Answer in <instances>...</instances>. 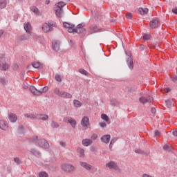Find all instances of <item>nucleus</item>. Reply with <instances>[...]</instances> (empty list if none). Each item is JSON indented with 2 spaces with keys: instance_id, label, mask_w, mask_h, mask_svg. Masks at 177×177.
I'll use <instances>...</instances> for the list:
<instances>
[{
  "instance_id": "4468645a",
  "label": "nucleus",
  "mask_w": 177,
  "mask_h": 177,
  "mask_svg": "<svg viewBox=\"0 0 177 177\" xmlns=\"http://www.w3.org/2000/svg\"><path fill=\"white\" fill-rule=\"evenodd\" d=\"M0 129H1L2 131H8V129H9L8 122L5 120H0Z\"/></svg>"
},
{
  "instance_id": "f704fd0d",
  "label": "nucleus",
  "mask_w": 177,
  "mask_h": 177,
  "mask_svg": "<svg viewBox=\"0 0 177 177\" xmlns=\"http://www.w3.org/2000/svg\"><path fill=\"white\" fill-rule=\"evenodd\" d=\"M39 91V92H41V95H42V93H46V92L47 91H49V87L44 86V87L40 88Z\"/></svg>"
},
{
  "instance_id": "a878e982",
  "label": "nucleus",
  "mask_w": 177,
  "mask_h": 177,
  "mask_svg": "<svg viewBox=\"0 0 177 177\" xmlns=\"http://www.w3.org/2000/svg\"><path fill=\"white\" fill-rule=\"evenodd\" d=\"M24 116L26 118H29L30 120H37V114L26 113Z\"/></svg>"
},
{
  "instance_id": "680f3d73",
  "label": "nucleus",
  "mask_w": 177,
  "mask_h": 177,
  "mask_svg": "<svg viewBox=\"0 0 177 177\" xmlns=\"http://www.w3.org/2000/svg\"><path fill=\"white\" fill-rule=\"evenodd\" d=\"M151 111L153 114H156V108H152Z\"/></svg>"
},
{
  "instance_id": "49530a36",
  "label": "nucleus",
  "mask_w": 177,
  "mask_h": 177,
  "mask_svg": "<svg viewBox=\"0 0 177 177\" xmlns=\"http://www.w3.org/2000/svg\"><path fill=\"white\" fill-rule=\"evenodd\" d=\"M97 138V134L93 133L91 137V140H96Z\"/></svg>"
},
{
  "instance_id": "69168bd1",
  "label": "nucleus",
  "mask_w": 177,
  "mask_h": 177,
  "mask_svg": "<svg viewBox=\"0 0 177 177\" xmlns=\"http://www.w3.org/2000/svg\"><path fill=\"white\" fill-rule=\"evenodd\" d=\"M127 17L129 18V19H132V14H128V15H127Z\"/></svg>"
},
{
  "instance_id": "7c9ffc66",
  "label": "nucleus",
  "mask_w": 177,
  "mask_h": 177,
  "mask_svg": "<svg viewBox=\"0 0 177 177\" xmlns=\"http://www.w3.org/2000/svg\"><path fill=\"white\" fill-rule=\"evenodd\" d=\"M30 153L33 154V156H36V157H41V152L37 151L36 149H30Z\"/></svg>"
},
{
  "instance_id": "ea45409f",
  "label": "nucleus",
  "mask_w": 177,
  "mask_h": 177,
  "mask_svg": "<svg viewBox=\"0 0 177 177\" xmlns=\"http://www.w3.org/2000/svg\"><path fill=\"white\" fill-rule=\"evenodd\" d=\"M14 162H15V164H17V165H20V164H21V160H20L19 158H14Z\"/></svg>"
},
{
  "instance_id": "58836bf2",
  "label": "nucleus",
  "mask_w": 177,
  "mask_h": 177,
  "mask_svg": "<svg viewBox=\"0 0 177 177\" xmlns=\"http://www.w3.org/2000/svg\"><path fill=\"white\" fill-rule=\"evenodd\" d=\"M78 71L80 73V74H83V75H88V72L85 71V69L80 68Z\"/></svg>"
},
{
  "instance_id": "4d7b16f0",
  "label": "nucleus",
  "mask_w": 177,
  "mask_h": 177,
  "mask_svg": "<svg viewBox=\"0 0 177 177\" xmlns=\"http://www.w3.org/2000/svg\"><path fill=\"white\" fill-rule=\"evenodd\" d=\"M154 135L155 136H160V131H158V130H156Z\"/></svg>"
},
{
  "instance_id": "f257e3e1",
  "label": "nucleus",
  "mask_w": 177,
  "mask_h": 177,
  "mask_svg": "<svg viewBox=\"0 0 177 177\" xmlns=\"http://www.w3.org/2000/svg\"><path fill=\"white\" fill-rule=\"evenodd\" d=\"M30 143L41 147V149H49V142L46 141L44 138L38 139V136H36L29 140Z\"/></svg>"
},
{
  "instance_id": "c85d7f7f",
  "label": "nucleus",
  "mask_w": 177,
  "mask_h": 177,
  "mask_svg": "<svg viewBox=\"0 0 177 177\" xmlns=\"http://www.w3.org/2000/svg\"><path fill=\"white\" fill-rule=\"evenodd\" d=\"M77 153L80 154V157L84 158L85 157V151L82 148H77Z\"/></svg>"
},
{
  "instance_id": "aec40b11",
  "label": "nucleus",
  "mask_w": 177,
  "mask_h": 177,
  "mask_svg": "<svg viewBox=\"0 0 177 177\" xmlns=\"http://www.w3.org/2000/svg\"><path fill=\"white\" fill-rule=\"evenodd\" d=\"M127 63L130 70H132V68H133V59H132V57H131V56H129V57L127 58Z\"/></svg>"
},
{
  "instance_id": "8fccbe9b",
  "label": "nucleus",
  "mask_w": 177,
  "mask_h": 177,
  "mask_svg": "<svg viewBox=\"0 0 177 177\" xmlns=\"http://www.w3.org/2000/svg\"><path fill=\"white\" fill-rule=\"evenodd\" d=\"M100 127L101 128H106V127H107V124L105 122H100Z\"/></svg>"
},
{
  "instance_id": "de8ad7c7",
  "label": "nucleus",
  "mask_w": 177,
  "mask_h": 177,
  "mask_svg": "<svg viewBox=\"0 0 177 177\" xmlns=\"http://www.w3.org/2000/svg\"><path fill=\"white\" fill-rule=\"evenodd\" d=\"M83 27H85L84 23H81V24H78L76 28H77V29L80 30V28H82Z\"/></svg>"
},
{
  "instance_id": "e433bc0d",
  "label": "nucleus",
  "mask_w": 177,
  "mask_h": 177,
  "mask_svg": "<svg viewBox=\"0 0 177 177\" xmlns=\"http://www.w3.org/2000/svg\"><path fill=\"white\" fill-rule=\"evenodd\" d=\"M165 103H166L167 107H168V109H171L172 106V101H171L170 100H167L165 101Z\"/></svg>"
},
{
  "instance_id": "4be33fe9",
  "label": "nucleus",
  "mask_w": 177,
  "mask_h": 177,
  "mask_svg": "<svg viewBox=\"0 0 177 177\" xmlns=\"http://www.w3.org/2000/svg\"><path fill=\"white\" fill-rule=\"evenodd\" d=\"M8 119L10 122H16L17 121V115L15 113H10L8 115Z\"/></svg>"
},
{
  "instance_id": "2f4dec72",
  "label": "nucleus",
  "mask_w": 177,
  "mask_h": 177,
  "mask_svg": "<svg viewBox=\"0 0 177 177\" xmlns=\"http://www.w3.org/2000/svg\"><path fill=\"white\" fill-rule=\"evenodd\" d=\"M50 125H51L52 128H53L54 129H57L59 127V123H57V122H56L55 120L51 121Z\"/></svg>"
},
{
  "instance_id": "f8f14e48",
  "label": "nucleus",
  "mask_w": 177,
  "mask_h": 177,
  "mask_svg": "<svg viewBox=\"0 0 177 177\" xmlns=\"http://www.w3.org/2000/svg\"><path fill=\"white\" fill-rule=\"evenodd\" d=\"M149 26L151 28H157L160 26V21L158 19H153L150 21Z\"/></svg>"
},
{
  "instance_id": "e2e57ef3",
  "label": "nucleus",
  "mask_w": 177,
  "mask_h": 177,
  "mask_svg": "<svg viewBox=\"0 0 177 177\" xmlns=\"http://www.w3.org/2000/svg\"><path fill=\"white\" fill-rule=\"evenodd\" d=\"M174 136H177V129L173 131Z\"/></svg>"
},
{
  "instance_id": "09e8293b",
  "label": "nucleus",
  "mask_w": 177,
  "mask_h": 177,
  "mask_svg": "<svg viewBox=\"0 0 177 177\" xmlns=\"http://www.w3.org/2000/svg\"><path fill=\"white\" fill-rule=\"evenodd\" d=\"M66 145H67L66 142H63V141L59 142V146H61V147H66Z\"/></svg>"
},
{
  "instance_id": "c9c22d12",
  "label": "nucleus",
  "mask_w": 177,
  "mask_h": 177,
  "mask_svg": "<svg viewBox=\"0 0 177 177\" xmlns=\"http://www.w3.org/2000/svg\"><path fill=\"white\" fill-rule=\"evenodd\" d=\"M101 118H102V120H103L106 122H109V116H107V115H106L104 113H102L101 115Z\"/></svg>"
},
{
  "instance_id": "0e129e2a",
  "label": "nucleus",
  "mask_w": 177,
  "mask_h": 177,
  "mask_svg": "<svg viewBox=\"0 0 177 177\" xmlns=\"http://www.w3.org/2000/svg\"><path fill=\"white\" fill-rule=\"evenodd\" d=\"M172 12H173V13H174L175 15H177V8L173 9V10H172Z\"/></svg>"
},
{
  "instance_id": "f3484780",
  "label": "nucleus",
  "mask_w": 177,
  "mask_h": 177,
  "mask_svg": "<svg viewBox=\"0 0 177 177\" xmlns=\"http://www.w3.org/2000/svg\"><path fill=\"white\" fill-rule=\"evenodd\" d=\"M93 143V141L89 138L83 139L82 141V145H83L85 147H88V146H91Z\"/></svg>"
},
{
  "instance_id": "79ce46f5",
  "label": "nucleus",
  "mask_w": 177,
  "mask_h": 177,
  "mask_svg": "<svg viewBox=\"0 0 177 177\" xmlns=\"http://www.w3.org/2000/svg\"><path fill=\"white\" fill-rule=\"evenodd\" d=\"M39 177H48V173L46 171H40L39 173Z\"/></svg>"
},
{
  "instance_id": "5701e85b",
  "label": "nucleus",
  "mask_w": 177,
  "mask_h": 177,
  "mask_svg": "<svg viewBox=\"0 0 177 177\" xmlns=\"http://www.w3.org/2000/svg\"><path fill=\"white\" fill-rule=\"evenodd\" d=\"M111 136L110 135H105L103 136L102 137H101V141L103 142V143H109V142H110V139H111Z\"/></svg>"
},
{
  "instance_id": "473e14b6",
  "label": "nucleus",
  "mask_w": 177,
  "mask_h": 177,
  "mask_svg": "<svg viewBox=\"0 0 177 177\" xmlns=\"http://www.w3.org/2000/svg\"><path fill=\"white\" fill-rule=\"evenodd\" d=\"M32 67H34V68H39V67H41L42 66V64H41L39 62H33L32 64Z\"/></svg>"
},
{
  "instance_id": "3c124183",
  "label": "nucleus",
  "mask_w": 177,
  "mask_h": 177,
  "mask_svg": "<svg viewBox=\"0 0 177 177\" xmlns=\"http://www.w3.org/2000/svg\"><path fill=\"white\" fill-rule=\"evenodd\" d=\"M85 31H86V29H85L84 28H82L79 29V34H82L83 32H85Z\"/></svg>"
},
{
  "instance_id": "13d9d810",
  "label": "nucleus",
  "mask_w": 177,
  "mask_h": 177,
  "mask_svg": "<svg viewBox=\"0 0 177 177\" xmlns=\"http://www.w3.org/2000/svg\"><path fill=\"white\" fill-rule=\"evenodd\" d=\"M73 31V28H68V32H70V34H72Z\"/></svg>"
},
{
  "instance_id": "bb28decb",
  "label": "nucleus",
  "mask_w": 177,
  "mask_h": 177,
  "mask_svg": "<svg viewBox=\"0 0 177 177\" xmlns=\"http://www.w3.org/2000/svg\"><path fill=\"white\" fill-rule=\"evenodd\" d=\"M63 26L65 28H74L75 27V25L73 24H70L68 22H64Z\"/></svg>"
},
{
  "instance_id": "ddd939ff",
  "label": "nucleus",
  "mask_w": 177,
  "mask_h": 177,
  "mask_svg": "<svg viewBox=\"0 0 177 177\" xmlns=\"http://www.w3.org/2000/svg\"><path fill=\"white\" fill-rule=\"evenodd\" d=\"M54 10L57 17H63V15H64V11L63 10V8H57L55 7Z\"/></svg>"
},
{
  "instance_id": "6e6d98bb",
  "label": "nucleus",
  "mask_w": 177,
  "mask_h": 177,
  "mask_svg": "<svg viewBox=\"0 0 177 177\" xmlns=\"http://www.w3.org/2000/svg\"><path fill=\"white\" fill-rule=\"evenodd\" d=\"M172 81H173V82H177V76L176 75L173 76Z\"/></svg>"
},
{
  "instance_id": "2eb2a0df",
  "label": "nucleus",
  "mask_w": 177,
  "mask_h": 177,
  "mask_svg": "<svg viewBox=\"0 0 177 177\" xmlns=\"http://www.w3.org/2000/svg\"><path fill=\"white\" fill-rule=\"evenodd\" d=\"M80 165L86 169V171H91L92 169V165L86 162H80Z\"/></svg>"
},
{
  "instance_id": "9d476101",
  "label": "nucleus",
  "mask_w": 177,
  "mask_h": 177,
  "mask_svg": "<svg viewBox=\"0 0 177 177\" xmlns=\"http://www.w3.org/2000/svg\"><path fill=\"white\" fill-rule=\"evenodd\" d=\"M52 48L55 52L60 50V41L55 40L53 41Z\"/></svg>"
},
{
  "instance_id": "c03bdc74",
  "label": "nucleus",
  "mask_w": 177,
  "mask_h": 177,
  "mask_svg": "<svg viewBox=\"0 0 177 177\" xmlns=\"http://www.w3.org/2000/svg\"><path fill=\"white\" fill-rule=\"evenodd\" d=\"M163 150H165L166 151H171V147L168 145H165L163 146Z\"/></svg>"
},
{
  "instance_id": "bf43d9fd",
  "label": "nucleus",
  "mask_w": 177,
  "mask_h": 177,
  "mask_svg": "<svg viewBox=\"0 0 177 177\" xmlns=\"http://www.w3.org/2000/svg\"><path fill=\"white\" fill-rule=\"evenodd\" d=\"M18 131H19V132H23V127L19 126V128H18Z\"/></svg>"
},
{
  "instance_id": "c756f323",
  "label": "nucleus",
  "mask_w": 177,
  "mask_h": 177,
  "mask_svg": "<svg viewBox=\"0 0 177 177\" xmlns=\"http://www.w3.org/2000/svg\"><path fill=\"white\" fill-rule=\"evenodd\" d=\"M6 5H8L7 0H0V9H5Z\"/></svg>"
},
{
  "instance_id": "cd10ccee",
  "label": "nucleus",
  "mask_w": 177,
  "mask_h": 177,
  "mask_svg": "<svg viewBox=\"0 0 177 177\" xmlns=\"http://www.w3.org/2000/svg\"><path fill=\"white\" fill-rule=\"evenodd\" d=\"M139 10V12L141 14V15H147V12H149V8H140L138 9Z\"/></svg>"
},
{
  "instance_id": "0eeeda50",
  "label": "nucleus",
  "mask_w": 177,
  "mask_h": 177,
  "mask_svg": "<svg viewBox=\"0 0 177 177\" xmlns=\"http://www.w3.org/2000/svg\"><path fill=\"white\" fill-rule=\"evenodd\" d=\"M24 28L29 35H32V32H31V24H30V22H25L24 24Z\"/></svg>"
},
{
  "instance_id": "4c0bfd02",
  "label": "nucleus",
  "mask_w": 177,
  "mask_h": 177,
  "mask_svg": "<svg viewBox=\"0 0 177 177\" xmlns=\"http://www.w3.org/2000/svg\"><path fill=\"white\" fill-rule=\"evenodd\" d=\"M0 83H1L2 85H6L8 84V81L5 79V77H1Z\"/></svg>"
},
{
  "instance_id": "864d4df0",
  "label": "nucleus",
  "mask_w": 177,
  "mask_h": 177,
  "mask_svg": "<svg viewBox=\"0 0 177 177\" xmlns=\"http://www.w3.org/2000/svg\"><path fill=\"white\" fill-rule=\"evenodd\" d=\"M73 32H76V34H80V30L78 28H73Z\"/></svg>"
},
{
  "instance_id": "7ed1b4c3",
  "label": "nucleus",
  "mask_w": 177,
  "mask_h": 177,
  "mask_svg": "<svg viewBox=\"0 0 177 177\" xmlns=\"http://www.w3.org/2000/svg\"><path fill=\"white\" fill-rule=\"evenodd\" d=\"M106 167L109 168V169H114V171H116L117 172H121V169L118 167V165H117V163L111 160L109 162L106 164Z\"/></svg>"
},
{
  "instance_id": "423d86ee",
  "label": "nucleus",
  "mask_w": 177,
  "mask_h": 177,
  "mask_svg": "<svg viewBox=\"0 0 177 177\" xmlns=\"http://www.w3.org/2000/svg\"><path fill=\"white\" fill-rule=\"evenodd\" d=\"M102 31H104L103 29H98L96 25L91 26L89 28L88 32L90 34H95V32H102Z\"/></svg>"
},
{
  "instance_id": "774afa93",
  "label": "nucleus",
  "mask_w": 177,
  "mask_h": 177,
  "mask_svg": "<svg viewBox=\"0 0 177 177\" xmlns=\"http://www.w3.org/2000/svg\"><path fill=\"white\" fill-rule=\"evenodd\" d=\"M70 42H71V45H74V41L70 40Z\"/></svg>"
},
{
  "instance_id": "1a4fd4ad",
  "label": "nucleus",
  "mask_w": 177,
  "mask_h": 177,
  "mask_svg": "<svg viewBox=\"0 0 177 177\" xmlns=\"http://www.w3.org/2000/svg\"><path fill=\"white\" fill-rule=\"evenodd\" d=\"M29 90L30 91L31 93H32V95H35V96H41V91L37 89L35 86H30Z\"/></svg>"
},
{
  "instance_id": "b1692460",
  "label": "nucleus",
  "mask_w": 177,
  "mask_h": 177,
  "mask_svg": "<svg viewBox=\"0 0 177 177\" xmlns=\"http://www.w3.org/2000/svg\"><path fill=\"white\" fill-rule=\"evenodd\" d=\"M66 5H67V3H66L64 1H59L58 3H57L55 4V8H57L58 9H63V8H64V6H66Z\"/></svg>"
},
{
  "instance_id": "a19ab883",
  "label": "nucleus",
  "mask_w": 177,
  "mask_h": 177,
  "mask_svg": "<svg viewBox=\"0 0 177 177\" xmlns=\"http://www.w3.org/2000/svg\"><path fill=\"white\" fill-rule=\"evenodd\" d=\"M53 92L55 95H57V96H59V95H60V88L56 87L53 89Z\"/></svg>"
},
{
  "instance_id": "5fc2aeb1",
  "label": "nucleus",
  "mask_w": 177,
  "mask_h": 177,
  "mask_svg": "<svg viewBox=\"0 0 177 177\" xmlns=\"http://www.w3.org/2000/svg\"><path fill=\"white\" fill-rule=\"evenodd\" d=\"M23 88H24V89H28V85L26 83H24Z\"/></svg>"
},
{
  "instance_id": "412c9836",
  "label": "nucleus",
  "mask_w": 177,
  "mask_h": 177,
  "mask_svg": "<svg viewBox=\"0 0 177 177\" xmlns=\"http://www.w3.org/2000/svg\"><path fill=\"white\" fill-rule=\"evenodd\" d=\"M30 10L31 12H33V13L36 15V16H41V12L39 11V9H38V8H37L36 6H31Z\"/></svg>"
},
{
  "instance_id": "f03ea898",
  "label": "nucleus",
  "mask_w": 177,
  "mask_h": 177,
  "mask_svg": "<svg viewBox=\"0 0 177 177\" xmlns=\"http://www.w3.org/2000/svg\"><path fill=\"white\" fill-rule=\"evenodd\" d=\"M61 168L66 174H70L71 172H73V171H75V166L71 164H63L61 165Z\"/></svg>"
},
{
  "instance_id": "dca6fc26",
  "label": "nucleus",
  "mask_w": 177,
  "mask_h": 177,
  "mask_svg": "<svg viewBox=\"0 0 177 177\" xmlns=\"http://www.w3.org/2000/svg\"><path fill=\"white\" fill-rule=\"evenodd\" d=\"M66 122L70 124L72 128H75V127H77V121L71 117L68 118Z\"/></svg>"
},
{
  "instance_id": "6ab92c4d",
  "label": "nucleus",
  "mask_w": 177,
  "mask_h": 177,
  "mask_svg": "<svg viewBox=\"0 0 177 177\" xmlns=\"http://www.w3.org/2000/svg\"><path fill=\"white\" fill-rule=\"evenodd\" d=\"M36 115V120H42V121H46L49 118V116L45 114H37Z\"/></svg>"
},
{
  "instance_id": "20e7f679",
  "label": "nucleus",
  "mask_w": 177,
  "mask_h": 177,
  "mask_svg": "<svg viewBox=\"0 0 177 177\" xmlns=\"http://www.w3.org/2000/svg\"><path fill=\"white\" fill-rule=\"evenodd\" d=\"M55 25L53 22H46L42 26V30L44 32H49L50 31H52L53 30V27Z\"/></svg>"
},
{
  "instance_id": "338daca9",
  "label": "nucleus",
  "mask_w": 177,
  "mask_h": 177,
  "mask_svg": "<svg viewBox=\"0 0 177 177\" xmlns=\"http://www.w3.org/2000/svg\"><path fill=\"white\" fill-rule=\"evenodd\" d=\"M50 2V1L46 0V5H49Z\"/></svg>"
},
{
  "instance_id": "052dcab7",
  "label": "nucleus",
  "mask_w": 177,
  "mask_h": 177,
  "mask_svg": "<svg viewBox=\"0 0 177 177\" xmlns=\"http://www.w3.org/2000/svg\"><path fill=\"white\" fill-rule=\"evenodd\" d=\"M5 32L3 31V30H0V38L2 37V35H3V33Z\"/></svg>"
},
{
  "instance_id": "a211bd4d",
  "label": "nucleus",
  "mask_w": 177,
  "mask_h": 177,
  "mask_svg": "<svg viewBox=\"0 0 177 177\" xmlns=\"http://www.w3.org/2000/svg\"><path fill=\"white\" fill-rule=\"evenodd\" d=\"M9 68V65L6 62L0 61V70L1 71H6Z\"/></svg>"
},
{
  "instance_id": "9b49d317",
  "label": "nucleus",
  "mask_w": 177,
  "mask_h": 177,
  "mask_svg": "<svg viewBox=\"0 0 177 177\" xmlns=\"http://www.w3.org/2000/svg\"><path fill=\"white\" fill-rule=\"evenodd\" d=\"M58 96H59V97H64L65 99H71L73 97V95L66 91H61Z\"/></svg>"
},
{
  "instance_id": "603ef678",
  "label": "nucleus",
  "mask_w": 177,
  "mask_h": 177,
  "mask_svg": "<svg viewBox=\"0 0 177 177\" xmlns=\"http://www.w3.org/2000/svg\"><path fill=\"white\" fill-rule=\"evenodd\" d=\"M135 153H136L137 154H143V151H142V149H136L135 151Z\"/></svg>"
},
{
  "instance_id": "393cba45",
  "label": "nucleus",
  "mask_w": 177,
  "mask_h": 177,
  "mask_svg": "<svg viewBox=\"0 0 177 177\" xmlns=\"http://www.w3.org/2000/svg\"><path fill=\"white\" fill-rule=\"evenodd\" d=\"M73 106L74 107H75V109H80V107H81V106H82V103H81V102H80V100H74L73 101Z\"/></svg>"
},
{
  "instance_id": "72a5a7b5",
  "label": "nucleus",
  "mask_w": 177,
  "mask_h": 177,
  "mask_svg": "<svg viewBox=\"0 0 177 177\" xmlns=\"http://www.w3.org/2000/svg\"><path fill=\"white\" fill-rule=\"evenodd\" d=\"M117 140H118V138H112V140H111L110 145H109V149H112L113 145H114V143L115 142H117Z\"/></svg>"
},
{
  "instance_id": "6e6552de",
  "label": "nucleus",
  "mask_w": 177,
  "mask_h": 177,
  "mask_svg": "<svg viewBox=\"0 0 177 177\" xmlns=\"http://www.w3.org/2000/svg\"><path fill=\"white\" fill-rule=\"evenodd\" d=\"M81 125L83 128H88L89 127V118L84 116L81 120Z\"/></svg>"
},
{
  "instance_id": "37998d69",
  "label": "nucleus",
  "mask_w": 177,
  "mask_h": 177,
  "mask_svg": "<svg viewBox=\"0 0 177 177\" xmlns=\"http://www.w3.org/2000/svg\"><path fill=\"white\" fill-rule=\"evenodd\" d=\"M55 81H57V82H62V75H55Z\"/></svg>"
},
{
  "instance_id": "39448f33",
  "label": "nucleus",
  "mask_w": 177,
  "mask_h": 177,
  "mask_svg": "<svg viewBox=\"0 0 177 177\" xmlns=\"http://www.w3.org/2000/svg\"><path fill=\"white\" fill-rule=\"evenodd\" d=\"M139 100H140V102L142 103V104H145V103H151L153 99V97L150 96V95H147V97H144V96L140 97Z\"/></svg>"
},
{
  "instance_id": "a18cd8bd",
  "label": "nucleus",
  "mask_w": 177,
  "mask_h": 177,
  "mask_svg": "<svg viewBox=\"0 0 177 177\" xmlns=\"http://www.w3.org/2000/svg\"><path fill=\"white\" fill-rule=\"evenodd\" d=\"M149 38H150V35H149V34H144V35H143L144 41H149Z\"/></svg>"
}]
</instances>
